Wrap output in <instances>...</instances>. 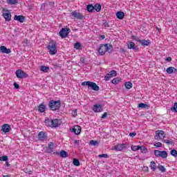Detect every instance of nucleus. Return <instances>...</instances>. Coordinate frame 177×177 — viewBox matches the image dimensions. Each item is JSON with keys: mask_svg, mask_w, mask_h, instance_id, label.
I'll list each match as a JSON object with an SVG mask.
<instances>
[{"mask_svg": "<svg viewBox=\"0 0 177 177\" xmlns=\"http://www.w3.org/2000/svg\"><path fill=\"white\" fill-rule=\"evenodd\" d=\"M133 84H132V82H127L125 84H124V86L126 88V89H131V88H132Z\"/></svg>", "mask_w": 177, "mask_h": 177, "instance_id": "c756f323", "label": "nucleus"}, {"mask_svg": "<svg viewBox=\"0 0 177 177\" xmlns=\"http://www.w3.org/2000/svg\"><path fill=\"white\" fill-rule=\"evenodd\" d=\"M14 20L19 21V23H24L25 18L23 15H15Z\"/></svg>", "mask_w": 177, "mask_h": 177, "instance_id": "6ab92c4d", "label": "nucleus"}, {"mask_svg": "<svg viewBox=\"0 0 177 177\" xmlns=\"http://www.w3.org/2000/svg\"><path fill=\"white\" fill-rule=\"evenodd\" d=\"M176 72L177 69L173 66H170L166 69V73H167V74H174Z\"/></svg>", "mask_w": 177, "mask_h": 177, "instance_id": "aec40b11", "label": "nucleus"}, {"mask_svg": "<svg viewBox=\"0 0 177 177\" xmlns=\"http://www.w3.org/2000/svg\"><path fill=\"white\" fill-rule=\"evenodd\" d=\"M158 169H159V171H160V172H165V171H167V169H165V167H164L163 165H158Z\"/></svg>", "mask_w": 177, "mask_h": 177, "instance_id": "c9c22d12", "label": "nucleus"}, {"mask_svg": "<svg viewBox=\"0 0 177 177\" xmlns=\"http://www.w3.org/2000/svg\"><path fill=\"white\" fill-rule=\"evenodd\" d=\"M105 49V52H108V53H113V45L111 44H104L102 45Z\"/></svg>", "mask_w": 177, "mask_h": 177, "instance_id": "dca6fc26", "label": "nucleus"}, {"mask_svg": "<svg viewBox=\"0 0 177 177\" xmlns=\"http://www.w3.org/2000/svg\"><path fill=\"white\" fill-rule=\"evenodd\" d=\"M141 153H147V149L145 146H140V149Z\"/></svg>", "mask_w": 177, "mask_h": 177, "instance_id": "e433bc0d", "label": "nucleus"}, {"mask_svg": "<svg viewBox=\"0 0 177 177\" xmlns=\"http://www.w3.org/2000/svg\"><path fill=\"white\" fill-rule=\"evenodd\" d=\"M99 158H109V155L107 153H102L98 155Z\"/></svg>", "mask_w": 177, "mask_h": 177, "instance_id": "58836bf2", "label": "nucleus"}, {"mask_svg": "<svg viewBox=\"0 0 177 177\" xmlns=\"http://www.w3.org/2000/svg\"><path fill=\"white\" fill-rule=\"evenodd\" d=\"M98 53L100 56H103L106 55V50L104 49L103 46H100V48H98Z\"/></svg>", "mask_w": 177, "mask_h": 177, "instance_id": "412c9836", "label": "nucleus"}, {"mask_svg": "<svg viewBox=\"0 0 177 177\" xmlns=\"http://www.w3.org/2000/svg\"><path fill=\"white\" fill-rule=\"evenodd\" d=\"M150 167H151V169L152 170V171H156V168H157V165H156V162H154V161H151V166H150Z\"/></svg>", "mask_w": 177, "mask_h": 177, "instance_id": "7c9ffc66", "label": "nucleus"}, {"mask_svg": "<svg viewBox=\"0 0 177 177\" xmlns=\"http://www.w3.org/2000/svg\"><path fill=\"white\" fill-rule=\"evenodd\" d=\"M107 117V112L104 113V114L102 115L101 118H105Z\"/></svg>", "mask_w": 177, "mask_h": 177, "instance_id": "6e6d98bb", "label": "nucleus"}, {"mask_svg": "<svg viewBox=\"0 0 177 177\" xmlns=\"http://www.w3.org/2000/svg\"><path fill=\"white\" fill-rule=\"evenodd\" d=\"M170 154L173 157H177V151H176V149H171V151H170Z\"/></svg>", "mask_w": 177, "mask_h": 177, "instance_id": "4c0bfd02", "label": "nucleus"}, {"mask_svg": "<svg viewBox=\"0 0 177 177\" xmlns=\"http://www.w3.org/2000/svg\"><path fill=\"white\" fill-rule=\"evenodd\" d=\"M101 37L102 38V39H104V38H106V36L102 35Z\"/></svg>", "mask_w": 177, "mask_h": 177, "instance_id": "0e129e2a", "label": "nucleus"}, {"mask_svg": "<svg viewBox=\"0 0 177 177\" xmlns=\"http://www.w3.org/2000/svg\"><path fill=\"white\" fill-rule=\"evenodd\" d=\"M127 46L129 49H133L135 50L136 49V47L135 46V43L130 41L129 44H127Z\"/></svg>", "mask_w": 177, "mask_h": 177, "instance_id": "a878e982", "label": "nucleus"}, {"mask_svg": "<svg viewBox=\"0 0 177 177\" xmlns=\"http://www.w3.org/2000/svg\"><path fill=\"white\" fill-rule=\"evenodd\" d=\"M47 49H48L50 55H56L57 53V44L56 41L51 40L47 46Z\"/></svg>", "mask_w": 177, "mask_h": 177, "instance_id": "f03ea898", "label": "nucleus"}, {"mask_svg": "<svg viewBox=\"0 0 177 177\" xmlns=\"http://www.w3.org/2000/svg\"><path fill=\"white\" fill-rule=\"evenodd\" d=\"M171 111H175V113H177V102H176L174 106L171 108Z\"/></svg>", "mask_w": 177, "mask_h": 177, "instance_id": "c03bdc74", "label": "nucleus"}, {"mask_svg": "<svg viewBox=\"0 0 177 177\" xmlns=\"http://www.w3.org/2000/svg\"><path fill=\"white\" fill-rule=\"evenodd\" d=\"M120 82V80L118 78H114L112 80V84H114L115 85H117Z\"/></svg>", "mask_w": 177, "mask_h": 177, "instance_id": "49530a36", "label": "nucleus"}, {"mask_svg": "<svg viewBox=\"0 0 177 177\" xmlns=\"http://www.w3.org/2000/svg\"><path fill=\"white\" fill-rule=\"evenodd\" d=\"M140 149V146L139 145H132L131 146V150L133 151H137V150H139Z\"/></svg>", "mask_w": 177, "mask_h": 177, "instance_id": "f704fd0d", "label": "nucleus"}, {"mask_svg": "<svg viewBox=\"0 0 177 177\" xmlns=\"http://www.w3.org/2000/svg\"><path fill=\"white\" fill-rule=\"evenodd\" d=\"M14 86L15 89H20V86L17 82L14 83Z\"/></svg>", "mask_w": 177, "mask_h": 177, "instance_id": "3c124183", "label": "nucleus"}, {"mask_svg": "<svg viewBox=\"0 0 177 177\" xmlns=\"http://www.w3.org/2000/svg\"><path fill=\"white\" fill-rule=\"evenodd\" d=\"M82 86H88V88H91V89H93V91H95L96 92H97V91L100 89L99 86L96 85V83L89 81L82 82Z\"/></svg>", "mask_w": 177, "mask_h": 177, "instance_id": "7ed1b4c3", "label": "nucleus"}, {"mask_svg": "<svg viewBox=\"0 0 177 177\" xmlns=\"http://www.w3.org/2000/svg\"><path fill=\"white\" fill-rule=\"evenodd\" d=\"M125 17V14L122 11H119L116 13V17H118L120 20H122Z\"/></svg>", "mask_w": 177, "mask_h": 177, "instance_id": "4be33fe9", "label": "nucleus"}, {"mask_svg": "<svg viewBox=\"0 0 177 177\" xmlns=\"http://www.w3.org/2000/svg\"><path fill=\"white\" fill-rule=\"evenodd\" d=\"M10 129H12L10 128V125L8 124H5L2 126L1 131L2 132H4V133H8V132H10Z\"/></svg>", "mask_w": 177, "mask_h": 177, "instance_id": "f3484780", "label": "nucleus"}, {"mask_svg": "<svg viewBox=\"0 0 177 177\" xmlns=\"http://www.w3.org/2000/svg\"><path fill=\"white\" fill-rule=\"evenodd\" d=\"M45 110H46V106H45V104H41L38 106V111L39 113H45Z\"/></svg>", "mask_w": 177, "mask_h": 177, "instance_id": "5701e85b", "label": "nucleus"}, {"mask_svg": "<svg viewBox=\"0 0 177 177\" xmlns=\"http://www.w3.org/2000/svg\"><path fill=\"white\" fill-rule=\"evenodd\" d=\"M116 76H117V71L113 70L105 75L104 80L106 81H109V80H111L113 77H116Z\"/></svg>", "mask_w": 177, "mask_h": 177, "instance_id": "9b49d317", "label": "nucleus"}, {"mask_svg": "<svg viewBox=\"0 0 177 177\" xmlns=\"http://www.w3.org/2000/svg\"><path fill=\"white\" fill-rule=\"evenodd\" d=\"M71 16L74 17L75 19H77V20H83L84 19V15L78 12H72L71 13Z\"/></svg>", "mask_w": 177, "mask_h": 177, "instance_id": "f8f14e48", "label": "nucleus"}, {"mask_svg": "<svg viewBox=\"0 0 177 177\" xmlns=\"http://www.w3.org/2000/svg\"><path fill=\"white\" fill-rule=\"evenodd\" d=\"M61 121L59 119L52 120L51 128H57L61 124Z\"/></svg>", "mask_w": 177, "mask_h": 177, "instance_id": "4468645a", "label": "nucleus"}, {"mask_svg": "<svg viewBox=\"0 0 177 177\" xmlns=\"http://www.w3.org/2000/svg\"><path fill=\"white\" fill-rule=\"evenodd\" d=\"M77 109L73 110V111L72 112L73 117H77Z\"/></svg>", "mask_w": 177, "mask_h": 177, "instance_id": "603ef678", "label": "nucleus"}, {"mask_svg": "<svg viewBox=\"0 0 177 177\" xmlns=\"http://www.w3.org/2000/svg\"><path fill=\"white\" fill-rule=\"evenodd\" d=\"M8 158L7 156L0 157V161H8Z\"/></svg>", "mask_w": 177, "mask_h": 177, "instance_id": "de8ad7c7", "label": "nucleus"}, {"mask_svg": "<svg viewBox=\"0 0 177 177\" xmlns=\"http://www.w3.org/2000/svg\"><path fill=\"white\" fill-rule=\"evenodd\" d=\"M172 61V58H171V57H169L166 59V62H171Z\"/></svg>", "mask_w": 177, "mask_h": 177, "instance_id": "4d7b16f0", "label": "nucleus"}, {"mask_svg": "<svg viewBox=\"0 0 177 177\" xmlns=\"http://www.w3.org/2000/svg\"><path fill=\"white\" fill-rule=\"evenodd\" d=\"M0 51L1 52V53H6V55H9V53H11L12 52L10 48H8L5 46H0Z\"/></svg>", "mask_w": 177, "mask_h": 177, "instance_id": "2eb2a0df", "label": "nucleus"}, {"mask_svg": "<svg viewBox=\"0 0 177 177\" xmlns=\"http://www.w3.org/2000/svg\"><path fill=\"white\" fill-rule=\"evenodd\" d=\"M75 145H80V140H75Z\"/></svg>", "mask_w": 177, "mask_h": 177, "instance_id": "bf43d9fd", "label": "nucleus"}, {"mask_svg": "<svg viewBox=\"0 0 177 177\" xmlns=\"http://www.w3.org/2000/svg\"><path fill=\"white\" fill-rule=\"evenodd\" d=\"M59 156L62 158H67V157H68V153H67V151L62 150L59 152Z\"/></svg>", "mask_w": 177, "mask_h": 177, "instance_id": "393cba45", "label": "nucleus"}, {"mask_svg": "<svg viewBox=\"0 0 177 177\" xmlns=\"http://www.w3.org/2000/svg\"><path fill=\"white\" fill-rule=\"evenodd\" d=\"M7 3H8V5H16L19 3V0H7Z\"/></svg>", "mask_w": 177, "mask_h": 177, "instance_id": "cd10ccee", "label": "nucleus"}, {"mask_svg": "<svg viewBox=\"0 0 177 177\" xmlns=\"http://www.w3.org/2000/svg\"><path fill=\"white\" fill-rule=\"evenodd\" d=\"M132 39H133L134 41H137V42H139V41H140V39H139V37H138V36H132Z\"/></svg>", "mask_w": 177, "mask_h": 177, "instance_id": "8fccbe9b", "label": "nucleus"}, {"mask_svg": "<svg viewBox=\"0 0 177 177\" xmlns=\"http://www.w3.org/2000/svg\"><path fill=\"white\" fill-rule=\"evenodd\" d=\"M154 146L156 147H162V144L161 142H156V144H154Z\"/></svg>", "mask_w": 177, "mask_h": 177, "instance_id": "09e8293b", "label": "nucleus"}, {"mask_svg": "<svg viewBox=\"0 0 177 177\" xmlns=\"http://www.w3.org/2000/svg\"><path fill=\"white\" fill-rule=\"evenodd\" d=\"M44 122H45L46 127H50L52 128V120L46 119Z\"/></svg>", "mask_w": 177, "mask_h": 177, "instance_id": "2f4dec72", "label": "nucleus"}, {"mask_svg": "<svg viewBox=\"0 0 177 177\" xmlns=\"http://www.w3.org/2000/svg\"><path fill=\"white\" fill-rule=\"evenodd\" d=\"M37 139L39 142H46L48 140V136H46V132L40 131L37 135Z\"/></svg>", "mask_w": 177, "mask_h": 177, "instance_id": "423d86ee", "label": "nucleus"}, {"mask_svg": "<svg viewBox=\"0 0 177 177\" xmlns=\"http://www.w3.org/2000/svg\"><path fill=\"white\" fill-rule=\"evenodd\" d=\"M53 147H55V144L53 142H50L48 149H49V150H53Z\"/></svg>", "mask_w": 177, "mask_h": 177, "instance_id": "a18cd8bd", "label": "nucleus"}, {"mask_svg": "<svg viewBox=\"0 0 177 177\" xmlns=\"http://www.w3.org/2000/svg\"><path fill=\"white\" fill-rule=\"evenodd\" d=\"M163 143H166L167 145H174V141L169 140H162Z\"/></svg>", "mask_w": 177, "mask_h": 177, "instance_id": "a19ab883", "label": "nucleus"}, {"mask_svg": "<svg viewBox=\"0 0 177 177\" xmlns=\"http://www.w3.org/2000/svg\"><path fill=\"white\" fill-rule=\"evenodd\" d=\"M138 109H149V105L145 103H140L138 105Z\"/></svg>", "mask_w": 177, "mask_h": 177, "instance_id": "bb28decb", "label": "nucleus"}, {"mask_svg": "<svg viewBox=\"0 0 177 177\" xmlns=\"http://www.w3.org/2000/svg\"><path fill=\"white\" fill-rule=\"evenodd\" d=\"M158 31L160 32V31H161V29L160 28H158V27H156Z\"/></svg>", "mask_w": 177, "mask_h": 177, "instance_id": "e2e57ef3", "label": "nucleus"}, {"mask_svg": "<svg viewBox=\"0 0 177 177\" xmlns=\"http://www.w3.org/2000/svg\"><path fill=\"white\" fill-rule=\"evenodd\" d=\"M165 138V133L162 130H158L156 131V136L154 137L156 140H161V139Z\"/></svg>", "mask_w": 177, "mask_h": 177, "instance_id": "6e6552de", "label": "nucleus"}, {"mask_svg": "<svg viewBox=\"0 0 177 177\" xmlns=\"http://www.w3.org/2000/svg\"><path fill=\"white\" fill-rule=\"evenodd\" d=\"M45 6H46V4H45V3L41 4L40 9H41V10L42 12H44V11L45 10Z\"/></svg>", "mask_w": 177, "mask_h": 177, "instance_id": "864d4df0", "label": "nucleus"}, {"mask_svg": "<svg viewBox=\"0 0 177 177\" xmlns=\"http://www.w3.org/2000/svg\"><path fill=\"white\" fill-rule=\"evenodd\" d=\"M120 51L122 52V53H125V52H126L125 49H124V48H121Z\"/></svg>", "mask_w": 177, "mask_h": 177, "instance_id": "052dcab7", "label": "nucleus"}, {"mask_svg": "<svg viewBox=\"0 0 177 177\" xmlns=\"http://www.w3.org/2000/svg\"><path fill=\"white\" fill-rule=\"evenodd\" d=\"M15 75L17 78H28V75L21 69L17 70L15 72Z\"/></svg>", "mask_w": 177, "mask_h": 177, "instance_id": "20e7f679", "label": "nucleus"}, {"mask_svg": "<svg viewBox=\"0 0 177 177\" xmlns=\"http://www.w3.org/2000/svg\"><path fill=\"white\" fill-rule=\"evenodd\" d=\"M129 136L133 138V136H136V132H133L129 133Z\"/></svg>", "mask_w": 177, "mask_h": 177, "instance_id": "5fc2aeb1", "label": "nucleus"}, {"mask_svg": "<svg viewBox=\"0 0 177 177\" xmlns=\"http://www.w3.org/2000/svg\"><path fill=\"white\" fill-rule=\"evenodd\" d=\"M128 149V144H118L114 147L113 150H116V151H122V150Z\"/></svg>", "mask_w": 177, "mask_h": 177, "instance_id": "1a4fd4ad", "label": "nucleus"}, {"mask_svg": "<svg viewBox=\"0 0 177 177\" xmlns=\"http://www.w3.org/2000/svg\"><path fill=\"white\" fill-rule=\"evenodd\" d=\"M6 165H7L8 167H10V164H9L8 162H6Z\"/></svg>", "mask_w": 177, "mask_h": 177, "instance_id": "680f3d73", "label": "nucleus"}, {"mask_svg": "<svg viewBox=\"0 0 177 177\" xmlns=\"http://www.w3.org/2000/svg\"><path fill=\"white\" fill-rule=\"evenodd\" d=\"M71 132H73L75 135H80V133H81V127L75 126L74 128L71 129Z\"/></svg>", "mask_w": 177, "mask_h": 177, "instance_id": "a211bd4d", "label": "nucleus"}, {"mask_svg": "<svg viewBox=\"0 0 177 177\" xmlns=\"http://www.w3.org/2000/svg\"><path fill=\"white\" fill-rule=\"evenodd\" d=\"M48 107L50 108V110H52V111L59 110L60 107H62V102L60 100L55 101L51 100L48 102Z\"/></svg>", "mask_w": 177, "mask_h": 177, "instance_id": "f257e3e1", "label": "nucleus"}, {"mask_svg": "<svg viewBox=\"0 0 177 177\" xmlns=\"http://www.w3.org/2000/svg\"><path fill=\"white\" fill-rule=\"evenodd\" d=\"M154 154L156 157H161V158H167V157H168L167 151L154 150Z\"/></svg>", "mask_w": 177, "mask_h": 177, "instance_id": "39448f33", "label": "nucleus"}, {"mask_svg": "<svg viewBox=\"0 0 177 177\" xmlns=\"http://www.w3.org/2000/svg\"><path fill=\"white\" fill-rule=\"evenodd\" d=\"M90 145L91 146H97V145H99V142L93 140L90 141Z\"/></svg>", "mask_w": 177, "mask_h": 177, "instance_id": "79ce46f5", "label": "nucleus"}, {"mask_svg": "<svg viewBox=\"0 0 177 177\" xmlns=\"http://www.w3.org/2000/svg\"><path fill=\"white\" fill-rule=\"evenodd\" d=\"M88 12H92L95 10V7L92 4H89L87 6Z\"/></svg>", "mask_w": 177, "mask_h": 177, "instance_id": "473e14b6", "label": "nucleus"}, {"mask_svg": "<svg viewBox=\"0 0 177 177\" xmlns=\"http://www.w3.org/2000/svg\"><path fill=\"white\" fill-rule=\"evenodd\" d=\"M75 49H81V43L76 42L74 45Z\"/></svg>", "mask_w": 177, "mask_h": 177, "instance_id": "37998d69", "label": "nucleus"}, {"mask_svg": "<svg viewBox=\"0 0 177 177\" xmlns=\"http://www.w3.org/2000/svg\"><path fill=\"white\" fill-rule=\"evenodd\" d=\"M71 32V30H70V28H62L59 31V36L61 38H66V37H67Z\"/></svg>", "mask_w": 177, "mask_h": 177, "instance_id": "9d476101", "label": "nucleus"}, {"mask_svg": "<svg viewBox=\"0 0 177 177\" xmlns=\"http://www.w3.org/2000/svg\"><path fill=\"white\" fill-rule=\"evenodd\" d=\"M41 71H43V73H48V71H49V67L46 66H41Z\"/></svg>", "mask_w": 177, "mask_h": 177, "instance_id": "72a5a7b5", "label": "nucleus"}, {"mask_svg": "<svg viewBox=\"0 0 177 177\" xmlns=\"http://www.w3.org/2000/svg\"><path fill=\"white\" fill-rule=\"evenodd\" d=\"M73 165H75V167H80V160L77 158H75L73 160Z\"/></svg>", "mask_w": 177, "mask_h": 177, "instance_id": "ea45409f", "label": "nucleus"}, {"mask_svg": "<svg viewBox=\"0 0 177 177\" xmlns=\"http://www.w3.org/2000/svg\"><path fill=\"white\" fill-rule=\"evenodd\" d=\"M3 17L6 21H10L12 20V14H10V11L6 10L5 8L3 9Z\"/></svg>", "mask_w": 177, "mask_h": 177, "instance_id": "0eeeda50", "label": "nucleus"}, {"mask_svg": "<svg viewBox=\"0 0 177 177\" xmlns=\"http://www.w3.org/2000/svg\"><path fill=\"white\" fill-rule=\"evenodd\" d=\"M3 177H10V176H9V175H6V176L3 175Z\"/></svg>", "mask_w": 177, "mask_h": 177, "instance_id": "69168bd1", "label": "nucleus"}, {"mask_svg": "<svg viewBox=\"0 0 177 177\" xmlns=\"http://www.w3.org/2000/svg\"><path fill=\"white\" fill-rule=\"evenodd\" d=\"M104 27H110V26L109 25V23H107V22H104Z\"/></svg>", "mask_w": 177, "mask_h": 177, "instance_id": "13d9d810", "label": "nucleus"}, {"mask_svg": "<svg viewBox=\"0 0 177 177\" xmlns=\"http://www.w3.org/2000/svg\"><path fill=\"white\" fill-rule=\"evenodd\" d=\"M139 42L142 46H149V45H150V41L149 40H140Z\"/></svg>", "mask_w": 177, "mask_h": 177, "instance_id": "b1692460", "label": "nucleus"}, {"mask_svg": "<svg viewBox=\"0 0 177 177\" xmlns=\"http://www.w3.org/2000/svg\"><path fill=\"white\" fill-rule=\"evenodd\" d=\"M92 110L94 113H102V111H103V106L102 104H95L93 105Z\"/></svg>", "mask_w": 177, "mask_h": 177, "instance_id": "ddd939ff", "label": "nucleus"}, {"mask_svg": "<svg viewBox=\"0 0 177 177\" xmlns=\"http://www.w3.org/2000/svg\"><path fill=\"white\" fill-rule=\"evenodd\" d=\"M94 10H95L96 12H100V10H102V6L100 4H95L94 6Z\"/></svg>", "mask_w": 177, "mask_h": 177, "instance_id": "c85d7f7f", "label": "nucleus"}]
</instances>
